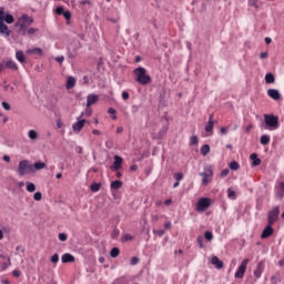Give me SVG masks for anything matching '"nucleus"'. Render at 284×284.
I'll return each mask as SVG.
<instances>
[{
    "label": "nucleus",
    "mask_w": 284,
    "mask_h": 284,
    "mask_svg": "<svg viewBox=\"0 0 284 284\" xmlns=\"http://www.w3.org/2000/svg\"><path fill=\"white\" fill-rule=\"evenodd\" d=\"M21 21L27 27L32 26V23H34V19L26 13L21 16Z\"/></svg>",
    "instance_id": "obj_16"
},
{
    "label": "nucleus",
    "mask_w": 284,
    "mask_h": 284,
    "mask_svg": "<svg viewBox=\"0 0 284 284\" xmlns=\"http://www.w3.org/2000/svg\"><path fill=\"white\" fill-rule=\"evenodd\" d=\"M85 116H92V109L87 106Z\"/></svg>",
    "instance_id": "obj_59"
},
{
    "label": "nucleus",
    "mask_w": 284,
    "mask_h": 284,
    "mask_svg": "<svg viewBox=\"0 0 284 284\" xmlns=\"http://www.w3.org/2000/svg\"><path fill=\"white\" fill-rule=\"evenodd\" d=\"M134 237L130 234H124L123 237H122V241L125 243L128 241H132Z\"/></svg>",
    "instance_id": "obj_45"
},
{
    "label": "nucleus",
    "mask_w": 284,
    "mask_h": 284,
    "mask_svg": "<svg viewBox=\"0 0 284 284\" xmlns=\"http://www.w3.org/2000/svg\"><path fill=\"white\" fill-rule=\"evenodd\" d=\"M2 159L6 163H10V155H3Z\"/></svg>",
    "instance_id": "obj_63"
},
{
    "label": "nucleus",
    "mask_w": 284,
    "mask_h": 284,
    "mask_svg": "<svg viewBox=\"0 0 284 284\" xmlns=\"http://www.w3.org/2000/svg\"><path fill=\"white\" fill-rule=\"evenodd\" d=\"M133 74H135V81L140 83V85H150V83H152V78L148 75L145 68L139 67L134 69Z\"/></svg>",
    "instance_id": "obj_1"
},
{
    "label": "nucleus",
    "mask_w": 284,
    "mask_h": 284,
    "mask_svg": "<svg viewBox=\"0 0 284 284\" xmlns=\"http://www.w3.org/2000/svg\"><path fill=\"white\" fill-rule=\"evenodd\" d=\"M26 28H28V27L26 26V23H21V24H20V30H19L20 34L26 36Z\"/></svg>",
    "instance_id": "obj_47"
},
{
    "label": "nucleus",
    "mask_w": 284,
    "mask_h": 284,
    "mask_svg": "<svg viewBox=\"0 0 284 284\" xmlns=\"http://www.w3.org/2000/svg\"><path fill=\"white\" fill-rule=\"evenodd\" d=\"M267 57H268V53H267V52H262V53L260 54V59H267Z\"/></svg>",
    "instance_id": "obj_61"
},
{
    "label": "nucleus",
    "mask_w": 284,
    "mask_h": 284,
    "mask_svg": "<svg viewBox=\"0 0 284 284\" xmlns=\"http://www.w3.org/2000/svg\"><path fill=\"white\" fill-rule=\"evenodd\" d=\"M213 130H214V121L211 120L205 125V132H209L212 134Z\"/></svg>",
    "instance_id": "obj_27"
},
{
    "label": "nucleus",
    "mask_w": 284,
    "mask_h": 284,
    "mask_svg": "<svg viewBox=\"0 0 284 284\" xmlns=\"http://www.w3.org/2000/svg\"><path fill=\"white\" fill-rule=\"evenodd\" d=\"M247 263H250V258H244L239 266L237 271L235 272L236 278H243L245 276V271L247 270Z\"/></svg>",
    "instance_id": "obj_6"
},
{
    "label": "nucleus",
    "mask_w": 284,
    "mask_h": 284,
    "mask_svg": "<svg viewBox=\"0 0 284 284\" xmlns=\"http://www.w3.org/2000/svg\"><path fill=\"white\" fill-rule=\"evenodd\" d=\"M277 196H278V199L283 200V197H284V192H283V191H282V192H278V193H277Z\"/></svg>",
    "instance_id": "obj_64"
},
{
    "label": "nucleus",
    "mask_w": 284,
    "mask_h": 284,
    "mask_svg": "<svg viewBox=\"0 0 284 284\" xmlns=\"http://www.w3.org/2000/svg\"><path fill=\"white\" fill-rule=\"evenodd\" d=\"M265 81L267 83H274V81H276V78H274V73H266Z\"/></svg>",
    "instance_id": "obj_29"
},
{
    "label": "nucleus",
    "mask_w": 284,
    "mask_h": 284,
    "mask_svg": "<svg viewBox=\"0 0 284 284\" xmlns=\"http://www.w3.org/2000/svg\"><path fill=\"white\" fill-rule=\"evenodd\" d=\"M51 263H59V254H54L52 257H51Z\"/></svg>",
    "instance_id": "obj_53"
},
{
    "label": "nucleus",
    "mask_w": 284,
    "mask_h": 284,
    "mask_svg": "<svg viewBox=\"0 0 284 284\" xmlns=\"http://www.w3.org/2000/svg\"><path fill=\"white\" fill-rule=\"evenodd\" d=\"M139 257H136V256H133V257H131V265H139Z\"/></svg>",
    "instance_id": "obj_50"
},
{
    "label": "nucleus",
    "mask_w": 284,
    "mask_h": 284,
    "mask_svg": "<svg viewBox=\"0 0 284 284\" xmlns=\"http://www.w3.org/2000/svg\"><path fill=\"white\" fill-rule=\"evenodd\" d=\"M204 237L206 239V241H212L214 239V234H212V232L206 231L204 232Z\"/></svg>",
    "instance_id": "obj_37"
},
{
    "label": "nucleus",
    "mask_w": 284,
    "mask_h": 284,
    "mask_svg": "<svg viewBox=\"0 0 284 284\" xmlns=\"http://www.w3.org/2000/svg\"><path fill=\"white\" fill-rule=\"evenodd\" d=\"M16 59L19 63H26V54H23V51H17Z\"/></svg>",
    "instance_id": "obj_22"
},
{
    "label": "nucleus",
    "mask_w": 284,
    "mask_h": 284,
    "mask_svg": "<svg viewBox=\"0 0 284 284\" xmlns=\"http://www.w3.org/2000/svg\"><path fill=\"white\" fill-rule=\"evenodd\" d=\"M63 12H65V9L63 8V7H58L57 9H55V13L57 14H63Z\"/></svg>",
    "instance_id": "obj_51"
},
{
    "label": "nucleus",
    "mask_w": 284,
    "mask_h": 284,
    "mask_svg": "<svg viewBox=\"0 0 284 284\" xmlns=\"http://www.w3.org/2000/svg\"><path fill=\"white\" fill-rule=\"evenodd\" d=\"M4 69L8 68V70H19V67L17 65V62L13 60H3Z\"/></svg>",
    "instance_id": "obj_12"
},
{
    "label": "nucleus",
    "mask_w": 284,
    "mask_h": 284,
    "mask_svg": "<svg viewBox=\"0 0 284 284\" xmlns=\"http://www.w3.org/2000/svg\"><path fill=\"white\" fill-rule=\"evenodd\" d=\"M88 123L87 120H79L78 122L72 124V130L73 132H77V134H79V132H81V130H83V128L85 126V124Z\"/></svg>",
    "instance_id": "obj_9"
},
{
    "label": "nucleus",
    "mask_w": 284,
    "mask_h": 284,
    "mask_svg": "<svg viewBox=\"0 0 284 284\" xmlns=\"http://www.w3.org/2000/svg\"><path fill=\"white\" fill-rule=\"evenodd\" d=\"M62 16L64 17V19H67V21H70V19H72V13L70 11H64Z\"/></svg>",
    "instance_id": "obj_44"
},
{
    "label": "nucleus",
    "mask_w": 284,
    "mask_h": 284,
    "mask_svg": "<svg viewBox=\"0 0 284 284\" xmlns=\"http://www.w3.org/2000/svg\"><path fill=\"white\" fill-rule=\"evenodd\" d=\"M116 236H119V231L113 230L112 233H111V239H116Z\"/></svg>",
    "instance_id": "obj_55"
},
{
    "label": "nucleus",
    "mask_w": 284,
    "mask_h": 284,
    "mask_svg": "<svg viewBox=\"0 0 284 284\" xmlns=\"http://www.w3.org/2000/svg\"><path fill=\"white\" fill-rule=\"evenodd\" d=\"M33 199L34 201H41V199H43V194H41V192H36L33 194Z\"/></svg>",
    "instance_id": "obj_40"
},
{
    "label": "nucleus",
    "mask_w": 284,
    "mask_h": 284,
    "mask_svg": "<svg viewBox=\"0 0 284 284\" xmlns=\"http://www.w3.org/2000/svg\"><path fill=\"white\" fill-rule=\"evenodd\" d=\"M173 178L175 179V181H183V173L179 172V173H174Z\"/></svg>",
    "instance_id": "obj_41"
},
{
    "label": "nucleus",
    "mask_w": 284,
    "mask_h": 284,
    "mask_svg": "<svg viewBox=\"0 0 284 284\" xmlns=\"http://www.w3.org/2000/svg\"><path fill=\"white\" fill-rule=\"evenodd\" d=\"M200 176H203L202 185H209L212 182V176H214L212 166L205 168L204 172L200 173Z\"/></svg>",
    "instance_id": "obj_4"
},
{
    "label": "nucleus",
    "mask_w": 284,
    "mask_h": 284,
    "mask_svg": "<svg viewBox=\"0 0 284 284\" xmlns=\"http://www.w3.org/2000/svg\"><path fill=\"white\" fill-rule=\"evenodd\" d=\"M210 207V199L207 197H202L199 200L197 205H196V211L197 212H205Z\"/></svg>",
    "instance_id": "obj_7"
},
{
    "label": "nucleus",
    "mask_w": 284,
    "mask_h": 284,
    "mask_svg": "<svg viewBox=\"0 0 284 284\" xmlns=\"http://www.w3.org/2000/svg\"><path fill=\"white\" fill-rule=\"evenodd\" d=\"M94 103H99V95L89 94L87 97V108H90V105H94Z\"/></svg>",
    "instance_id": "obj_11"
},
{
    "label": "nucleus",
    "mask_w": 284,
    "mask_h": 284,
    "mask_svg": "<svg viewBox=\"0 0 284 284\" xmlns=\"http://www.w3.org/2000/svg\"><path fill=\"white\" fill-rule=\"evenodd\" d=\"M33 172H39V170H43L45 168V162H36L32 164Z\"/></svg>",
    "instance_id": "obj_21"
},
{
    "label": "nucleus",
    "mask_w": 284,
    "mask_h": 284,
    "mask_svg": "<svg viewBox=\"0 0 284 284\" xmlns=\"http://www.w3.org/2000/svg\"><path fill=\"white\" fill-rule=\"evenodd\" d=\"M37 190V185L34 183H29L27 185V192H34Z\"/></svg>",
    "instance_id": "obj_39"
},
{
    "label": "nucleus",
    "mask_w": 284,
    "mask_h": 284,
    "mask_svg": "<svg viewBox=\"0 0 284 284\" xmlns=\"http://www.w3.org/2000/svg\"><path fill=\"white\" fill-rule=\"evenodd\" d=\"M14 23V17L12 14H6L3 18V23Z\"/></svg>",
    "instance_id": "obj_32"
},
{
    "label": "nucleus",
    "mask_w": 284,
    "mask_h": 284,
    "mask_svg": "<svg viewBox=\"0 0 284 284\" xmlns=\"http://www.w3.org/2000/svg\"><path fill=\"white\" fill-rule=\"evenodd\" d=\"M240 168H241V165L236 161H232L230 163V170H233L234 172H236V170H239Z\"/></svg>",
    "instance_id": "obj_33"
},
{
    "label": "nucleus",
    "mask_w": 284,
    "mask_h": 284,
    "mask_svg": "<svg viewBox=\"0 0 284 284\" xmlns=\"http://www.w3.org/2000/svg\"><path fill=\"white\" fill-rule=\"evenodd\" d=\"M131 172H136L139 170V166L136 164H133L130 166Z\"/></svg>",
    "instance_id": "obj_60"
},
{
    "label": "nucleus",
    "mask_w": 284,
    "mask_h": 284,
    "mask_svg": "<svg viewBox=\"0 0 284 284\" xmlns=\"http://www.w3.org/2000/svg\"><path fill=\"white\" fill-rule=\"evenodd\" d=\"M123 182L119 180L111 182V190H121Z\"/></svg>",
    "instance_id": "obj_25"
},
{
    "label": "nucleus",
    "mask_w": 284,
    "mask_h": 284,
    "mask_svg": "<svg viewBox=\"0 0 284 284\" xmlns=\"http://www.w3.org/2000/svg\"><path fill=\"white\" fill-rule=\"evenodd\" d=\"M0 34H4V37H10V34H12V31H10L4 22H0Z\"/></svg>",
    "instance_id": "obj_14"
},
{
    "label": "nucleus",
    "mask_w": 284,
    "mask_h": 284,
    "mask_svg": "<svg viewBox=\"0 0 284 284\" xmlns=\"http://www.w3.org/2000/svg\"><path fill=\"white\" fill-rule=\"evenodd\" d=\"M196 242L201 250H205V244L203 243V235L197 236Z\"/></svg>",
    "instance_id": "obj_35"
},
{
    "label": "nucleus",
    "mask_w": 284,
    "mask_h": 284,
    "mask_svg": "<svg viewBox=\"0 0 284 284\" xmlns=\"http://www.w3.org/2000/svg\"><path fill=\"white\" fill-rule=\"evenodd\" d=\"M227 174H230V169H224V170H222L220 176H221L222 179H225V176H227Z\"/></svg>",
    "instance_id": "obj_48"
},
{
    "label": "nucleus",
    "mask_w": 284,
    "mask_h": 284,
    "mask_svg": "<svg viewBox=\"0 0 284 284\" xmlns=\"http://www.w3.org/2000/svg\"><path fill=\"white\" fill-rule=\"evenodd\" d=\"M28 136L31 141H37L39 139V133L36 130H30Z\"/></svg>",
    "instance_id": "obj_26"
},
{
    "label": "nucleus",
    "mask_w": 284,
    "mask_h": 284,
    "mask_svg": "<svg viewBox=\"0 0 284 284\" xmlns=\"http://www.w3.org/2000/svg\"><path fill=\"white\" fill-rule=\"evenodd\" d=\"M278 283H281V272L275 273L271 277V284H278Z\"/></svg>",
    "instance_id": "obj_24"
},
{
    "label": "nucleus",
    "mask_w": 284,
    "mask_h": 284,
    "mask_svg": "<svg viewBox=\"0 0 284 284\" xmlns=\"http://www.w3.org/2000/svg\"><path fill=\"white\" fill-rule=\"evenodd\" d=\"M62 263H74V256L70 253L63 254L61 257Z\"/></svg>",
    "instance_id": "obj_20"
},
{
    "label": "nucleus",
    "mask_w": 284,
    "mask_h": 284,
    "mask_svg": "<svg viewBox=\"0 0 284 284\" xmlns=\"http://www.w3.org/2000/svg\"><path fill=\"white\" fill-rule=\"evenodd\" d=\"M264 123L267 125L268 130H278V116L274 114H265Z\"/></svg>",
    "instance_id": "obj_3"
},
{
    "label": "nucleus",
    "mask_w": 284,
    "mask_h": 284,
    "mask_svg": "<svg viewBox=\"0 0 284 284\" xmlns=\"http://www.w3.org/2000/svg\"><path fill=\"white\" fill-rule=\"evenodd\" d=\"M260 142L262 145H270V135H262Z\"/></svg>",
    "instance_id": "obj_30"
},
{
    "label": "nucleus",
    "mask_w": 284,
    "mask_h": 284,
    "mask_svg": "<svg viewBox=\"0 0 284 284\" xmlns=\"http://www.w3.org/2000/svg\"><path fill=\"white\" fill-rule=\"evenodd\" d=\"M122 99H123L124 101H128V99H130V93H129L128 91H123V92H122Z\"/></svg>",
    "instance_id": "obj_52"
},
{
    "label": "nucleus",
    "mask_w": 284,
    "mask_h": 284,
    "mask_svg": "<svg viewBox=\"0 0 284 284\" xmlns=\"http://www.w3.org/2000/svg\"><path fill=\"white\" fill-rule=\"evenodd\" d=\"M58 239H59V241L64 242V241H68V235L65 233H60L58 235Z\"/></svg>",
    "instance_id": "obj_46"
},
{
    "label": "nucleus",
    "mask_w": 284,
    "mask_h": 284,
    "mask_svg": "<svg viewBox=\"0 0 284 284\" xmlns=\"http://www.w3.org/2000/svg\"><path fill=\"white\" fill-rule=\"evenodd\" d=\"M27 54H38L41 57V54H43V50L41 48L29 49L27 50Z\"/></svg>",
    "instance_id": "obj_23"
},
{
    "label": "nucleus",
    "mask_w": 284,
    "mask_h": 284,
    "mask_svg": "<svg viewBox=\"0 0 284 284\" xmlns=\"http://www.w3.org/2000/svg\"><path fill=\"white\" fill-rule=\"evenodd\" d=\"M108 113L109 114H116V110L114 108H109Z\"/></svg>",
    "instance_id": "obj_62"
},
{
    "label": "nucleus",
    "mask_w": 284,
    "mask_h": 284,
    "mask_svg": "<svg viewBox=\"0 0 284 284\" xmlns=\"http://www.w3.org/2000/svg\"><path fill=\"white\" fill-rule=\"evenodd\" d=\"M263 270H265V263L260 262L257 264L256 270L254 271V276H256L257 278H261V274H263Z\"/></svg>",
    "instance_id": "obj_15"
},
{
    "label": "nucleus",
    "mask_w": 284,
    "mask_h": 284,
    "mask_svg": "<svg viewBox=\"0 0 284 284\" xmlns=\"http://www.w3.org/2000/svg\"><path fill=\"white\" fill-rule=\"evenodd\" d=\"M11 264H12V263H11V261H10V257H8V258H7V262H3V263L1 264V267H2V270H8V267H10Z\"/></svg>",
    "instance_id": "obj_38"
},
{
    "label": "nucleus",
    "mask_w": 284,
    "mask_h": 284,
    "mask_svg": "<svg viewBox=\"0 0 284 284\" xmlns=\"http://www.w3.org/2000/svg\"><path fill=\"white\" fill-rule=\"evenodd\" d=\"M12 275H13L16 278H19V276H21V271L14 270V271L12 272Z\"/></svg>",
    "instance_id": "obj_54"
},
{
    "label": "nucleus",
    "mask_w": 284,
    "mask_h": 284,
    "mask_svg": "<svg viewBox=\"0 0 284 284\" xmlns=\"http://www.w3.org/2000/svg\"><path fill=\"white\" fill-rule=\"evenodd\" d=\"M19 176H26V174H30L34 172V166L30 164V161L28 160H22L18 164V170H17Z\"/></svg>",
    "instance_id": "obj_2"
},
{
    "label": "nucleus",
    "mask_w": 284,
    "mask_h": 284,
    "mask_svg": "<svg viewBox=\"0 0 284 284\" xmlns=\"http://www.w3.org/2000/svg\"><path fill=\"white\" fill-rule=\"evenodd\" d=\"M114 162L113 165L111 166L112 172H119L121 170V165H123V158L119 155H114Z\"/></svg>",
    "instance_id": "obj_8"
},
{
    "label": "nucleus",
    "mask_w": 284,
    "mask_h": 284,
    "mask_svg": "<svg viewBox=\"0 0 284 284\" xmlns=\"http://www.w3.org/2000/svg\"><path fill=\"white\" fill-rule=\"evenodd\" d=\"M90 190L91 192H99V190H101V183H92Z\"/></svg>",
    "instance_id": "obj_31"
},
{
    "label": "nucleus",
    "mask_w": 284,
    "mask_h": 284,
    "mask_svg": "<svg viewBox=\"0 0 284 284\" xmlns=\"http://www.w3.org/2000/svg\"><path fill=\"white\" fill-rule=\"evenodd\" d=\"M258 0H248V6H252L253 8H258Z\"/></svg>",
    "instance_id": "obj_49"
},
{
    "label": "nucleus",
    "mask_w": 284,
    "mask_h": 284,
    "mask_svg": "<svg viewBox=\"0 0 284 284\" xmlns=\"http://www.w3.org/2000/svg\"><path fill=\"white\" fill-rule=\"evenodd\" d=\"M190 145H199V138L196 135L191 136Z\"/></svg>",
    "instance_id": "obj_36"
},
{
    "label": "nucleus",
    "mask_w": 284,
    "mask_h": 284,
    "mask_svg": "<svg viewBox=\"0 0 284 284\" xmlns=\"http://www.w3.org/2000/svg\"><path fill=\"white\" fill-rule=\"evenodd\" d=\"M75 85H77V80L74 79V77H69L67 79V84H65L67 90H72V88H74Z\"/></svg>",
    "instance_id": "obj_19"
},
{
    "label": "nucleus",
    "mask_w": 284,
    "mask_h": 284,
    "mask_svg": "<svg viewBox=\"0 0 284 284\" xmlns=\"http://www.w3.org/2000/svg\"><path fill=\"white\" fill-rule=\"evenodd\" d=\"M119 254H120L119 247H113L110 252L111 258H116V256H119Z\"/></svg>",
    "instance_id": "obj_34"
},
{
    "label": "nucleus",
    "mask_w": 284,
    "mask_h": 284,
    "mask_svg": "<svg viewBox=\"0 0 284 284\" xmlns=\"http://www.w3.org/2000/svg\"><path fill=\"white\" fill-rule=\"evenodd\" d=\"M4 17H6V9L3 7H0V22H3Z\"/></svg>",
    "instance_id": "obj_42"
},
{
    "label": "nucleus",
    "mask_w": 284,
    "mask_h": 284,
    "mask_svg": "<svg viewBox=\"0 0 284 284\" xmlns=\"http://www.w3.org/2000/svg\"><path fill=\"white\" fill-rule=\"evenodd\" d=\"M201 154H202V156H207V154H210V145L209 144H204L201 148Z\"/></svg>",
    "instance_id": "obj_28"
},
{
    "label": "nucleus",
    "mask_w": 284,
    "mask_h": 284,
    "mask_svg": "<svg viewBox=\"0 0 284 284\" xmlns=\"http://www.w3.org/2000/svg\"><path fill=\"white\" fill-rule=\"evenodd\" d=\"M274 234V229L272 225L267 224V226L262 231L261 239H270Z\"/></svg>",
    "instance_id": "obj_10"
},
{
    "label": "nucleus",
    "mask_w": 284,
    "mask_h": 284,
    "mask_svg": "<svg viewBox=\"0 0 284 284\" xmlns=\"http://www.w3.org/2000/svg\"><path fill=\"white\" fill-rule=\"evenodd\" d=\"M229 199H236V192L232 191V189L227 190Z\"/></svg>",
    "instance_id": "obj_43"
},
{
    "label": "nucleus",
    "mask_w": 284,
    "mask_h": 284,
    "mask_svg": "<svg viewBox=\"0 0 284 284\" xmlns=\"http://www.w3.org/2000/svg\"><path fill=\"white\" fill-rule=\"evenodd\" d=\"M34 32H39V29L30 28V29L28 30V34H34Z\"/></svg>",
    "instance_id": "obj_56"
},
{
    "label": "nucleus",
    "mask_w": 284,
    "mask_h": 284,
    "mask_svg": "<svg viewBox=\"0 0 284 284\" xmlns=\"http://www.w3.org/2000/svg\"><path fill=\"white\" fill-rule=\"evenodd\" d=\"M278 214H281V206H275L272 211L268 212L267 224L272 225L278 221Z\"/></svg>",
    "instance_id": "obj_5"
},
{
    "label": "nucleus",
    "mask_w": 284,
    "mask_h": 284,
    "mask_svg": "<svg viewBox=\"0 0 284 284\" xmlns=\"http://www.w3.org/2000/svg\"><path fill=\"white\" fill-rule=\"evenodd\" d=\"M2 108H3V110H10V103L2 102Z\"/></svg>",
    "instance_id": "obj_58"
},
{
    "label": "nucleus",
    "mask_w": 284,
    "mask_h": 284,
    "mask_svg": "<svg viewBox=\"0 0 284 284\" xmlns=\"http://www.w3.org/2000/svg\"><path fill=\"white\" fill-rule=\"evenodd\" d=\"M250 159L252 161V166L253 168H258V165H261V159H258V155L256 153H252L250 155Z\"/></svg>",
    "instance_id": "obj_18"
},
{
    "label": "nucleus",
    "mask_w": 284,
    "mask_h": 284,
    "mask_svg": "<svg viewBox=\"0 0 284 284\" xmlns=\"http://www.w3.org/2000/svg\"><path fill=\"white\" fill-rule=\"evenodd\" d=\"M55 61H58V63H63V61H65V58L63 55L57 57Z\"/></svg>",
    "instance_id": "obj_57"
},
{
    "label": "nucleus",
    "mask_w": 284,
    "mask_h": 284,
    "mask_svg": "<svg viewBox=\"0 0 284 284\" xmlns=\"http://www.w3.org/2000/svg\"><path fill=\"white\" fill-rule=\"evenodd\" d=\"M211 263L215 265L216 270H223V261L219 260L217 256H212Z\"/></svg>",
    "instance_id": "obj_17"
},
{
    "label": "nucleus",
    "mask_w": 284,
    "mask_h": 284,
    "mask_svg": "<svg viewBox=\"0 0 284 284\" xmlns=\"http://www.w3.org/2000/svg\"><path fill=\"white\" fill-rule=\"evenodd\" d=\"M267 94L271 99H274V101H278V99H281V92L276 89H268Z\"/></svg>",
    "instance_id": "obj_13"
}]
</instances>
